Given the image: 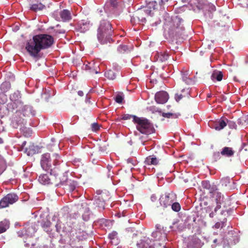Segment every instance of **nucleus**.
Wrapping results in <instances>:
<instances>
[{"instance_id":"1","label":"nucleus","mask_w":248,"mask_h":248,"mask_svg":"<svg viewBox=\"0 0 248 248\" xmlns=\"http://www.w3.org/2000/svg\"><path fill=\"white\" fill-rule=\"evenodd\" d=\"M54 43L53 37L46 34H40L33 36L32 39L28 41L26 49L30 55L36 57L42 49H47Z\"/></svg>"},{"instance_id":"2","label":"nucleus","mask_w":248,"mask_h":248,"mask_svg":"<svg viewBox=\"0 0 248 248\" xmlns=\"http://www.w3.org/2000/svg\"><path fill=\"white\" fill-rule=\"evenodd\" d=\"M112 34L111 25L109 22L105 20L101 21L98 29L97 38L98 41L102 44L110 42L112 40L111 38Z\"/></svg>"},{"instance_id":"3","label":"nucleus","mask_w":248,"mask_h":248,"mask_svg":"<svg viewBox=\"0 0 248 248\" xmlns=\"http://www.w3.org/2000/svg\"><path fill=\"white\" fill-rule=\"evenodd\" d=\"M182 20L177 16L170 22L168 26V34L171 38L177 39L184 33V27L182 24Z\"/></svg>"},{"instance_id":"4","label":"nucleus","mask_w":248,"mask_h":248,"mask_svg":"<svg viewBox=\"0 0 248 248\" xmlns=\"http://www.w3.org/2000/svg\"><path fill=\"white\" fill-rule=\"evenodd\" d=\"M60 156L59 155L55 154L53 155L52 157H50V154L45 153L42 155L40 164L42 169L46 171H52L53 170V166H57L60 164Z\"/></svg>"},{"instance_id":"5","label":"nucleus","mask_w":248,"mask_h":248,"mask_svg":"<svg viewBox=\"0 0 248 248\" xmlns=\"http://www.w3.org/2000/svg\"><path fill=\"white\" fill-rule=\"evenodd\" d=\"M134 123L137 129L141 134L150 135L155 131L153 124L145 118L134 117Z\"/></svg>"},{"instance_id":"6","label":"nucleus","mask_w":248,"mask_h":248,"mask_svg":"<svg viewBox=\"0 0 248 248\" xmlns=\"http://www.w3.org/2000/svg\"><path fill=\"white\" fill-rule=\"evenodd\" d=\"M76 218L71 215H66L63 217V222L65 223V227L62 228L60 225H62L61 219H59L55 225L56 230L58 232H71L73 229V226L76 223Z\"/></svg>"},{"instance_id":"7","label":"nucleus","mask_w":248,"mask_h":248,"mask_svg":"<svg viewBox=\"0 0 248 248\" xmlns=\"http://www.w3.org/2000/svg\"><path fill=\"white\" fill-rule=\"evenodd\" d=\"M49 175L47 174H43L40 175L38 178V181L43 185H53L55 186H58L62 185V183L60 180V178H57L54 175H52L51 172Z\"/></svg>"},{"instance_id":"8","label":"nucleus","mask_w":248,"mask_h":248,"mask_svg":"<svg viewBox=\"0 0 248 248\" xmlns=\"http://www.w3.org/2000/svg\"><path fill=\"white\" fill-rule=\"evenodd\" d=\"M18 199V196L14 193L7 194L0 201V209L9 206L10 204L16 202Z\"/></svg>"},{"instance_id":"9","label":"nucleus","mask_w":248,"mask_h":248,"mask_svg":"<svg viewBox=\"0 0 248 248\" xmlns=\"http://www.w3.org/2000/svg\"><path fill=\"white\" fill-rule=\"evenodd\" d=\"M176 200V195L173 192L165 193L160 199V203L164 207L170 206Z\"/></svg>"},{"instance_id":"10","label":"nucleus","mask_w":248,"mask_h":248,"mask_svg":"<svg viewBox=\"0 0 248 248\" xmlns=\"http://www.w3.org/2000/svg\"><path fill=\"white\" fill-rule=\"evenodd\" d=\"M225 118L221 117L215 121H210L209 122V125L215 130L220 131L226 126Z\"/></svg>"},{"instance_id":"11","label":"nucleus","mask_w":248,"mask_h":248,"mask_svg":"<svg viewBox=\"0 0 248 248\" xmlns=\"http://www.w3.org/2000/svg\"><path fill=\"white\" fill-rule=\"evenodd\" d=\"M202 187L204 193L212 195L217 189V186L214 184L211 185L208 181H203L202 182Z\"/></svg>"},{"instance_id":"12","label":"nucleus","mask_w":248,"mask_h":248,"mask_svg":"<svg viewBox=\"0 0 248 248\" xmlns=\"http://www.w3.org/2000/svg\"><path fill=\"white\" fill-rule=\"evenodd\" d=\"M138 248H155L154 241L150 238L143 237L137 244Z\"/></svg>"},{"instance_id":"13","label":"nucleus","mask_w":248,"mask_h":248,"mask_svg":"<svg viewBox=\"0 0 248 248\" xmlns=\"http://www.w3.org/2000/svg\"><path fill=\"white\" fill-rule=\"evenodd\" d=\"M152 237L154 238V241H160L165 242L167 240V234L164 230H159L153 232L152 233Z\"/></svg>"},{"instance_id":"14","label":"nucleus","mask_w":248,"mask_h":248,"mask_svg":"<svg viewBox=\"0 0 248 248\" xmlns=\"http://www.w3.org/2000/svg\"><path fill=\"white\" fill-rule=\"evenodd\" d=\"M202 244L201 240L196 235H193L189 238L187 248H200Z\"/></svg>"},{"instance_id":"15","label":"nucleus","mask_w":248,"mask_h":248,"mask_svg":"<svg viewBox=\"0 0 248 248\" xmlns=\"http://www.w3.org/2000/svg\"><path fill=\"white\" fill-rule=\"evenodd\" d=\"M169 99V95L166 92L160 91L157 92L155 95V100L157 103H165Z\"/></svg>"},{"instance_id":"16","label":"nucleus","mask_w":248,"mask_h":248,"mask_svg":"<svg viewBox=\"0 0 248 248\" xmlns=\"http://www.w3.org/2000/svg\"><path fill=\"white\" fill-rule=\"evenodd\" d=\"M210 197L214 198L216 201L217 205L214 209V211L216 212L218 209L221 208L220 204L223 201V196L222 195L221 193L218 191V189H217L212 195L210 196Z\"/></svg>"},{"instance_id":"17","label":"nucleus","mask_w":248,"mask_h":248,"mask_svg":"<svg viewBox=\"0 0 248 248\" xmlns=\"http://www.w3.org/2000/svg\"><path fill=\"white\" fill-rule=\"evenodd\" d=\"M152 15V11L149 9H143L138 12L136 17L142 23L146 22V16Z\"/></svg>"},{"instance_id":"18","label":"nucleus","mask_w":248,"mask_h":248,"mask_svg":"<svg viewBox=\"0 0 248 248\" xmlns=\"http://www.w3.org/2000/svg\"><path fill=\"white\" fill-rule=\"evenodd\" d=\"M59 15L62 22H69L72 19L71 13L67 9H64L61 11Z\"/></svg>"},{"instance_id":"19","label":"nucleus","mask_w":248,"mask_h":248,"mask_svg":"<svg viewBox=\"0 0 248 248\" xmlns=\"http://www.w3.org/2000/svg\"><path fill=\"white\" fill-rule=\"evenodd\" d=\"M20 112L23 113L24 116H34L35 115V111L33 109L32 107L30 106L23 105Z\"/></svg>"},{"instance_id":"20","label":"nucleus","mask_w":248,"mask_h":248,"mask_svg":"<svg viewBox=\"0 0 248 248\" xmlns=\"http://www.w3.org/2000/svg\"><path fill=\"white\" fill-rule=\"evenodd\" d=\"M78 27L81 32H85L89 30L90 27V21L88 20H81L78 23Z\"/></svg>"},{"instance_id":"21","label":"nucleus","mask_w":248,"mask_h":248,"mask_svg":"<svg viewBox=\"0 0 248 248\" xmlns=\"http://www.w3.org/2000/svg\"><path fill=\"white\" fill-rule=\"evenodd\" d=\"M159 160L155 155H150L147 157L144 161V163L146 165H156L158 164Z\"/></svg>"},{"instance_id":"22","label":"nucleus","mask_w":248,"mask_h":248,"mask_svg":"<svg viewBox=\"0 0 248 248\" xmlns=\"http://www.w3.org/2000/svg\"><path fill=\"white\" fill-rule=\"evenodd\" d=\"M220 154L223 156L229 157L232 156L234 154V151L233 150L232 148L229 147H225L222 149Z\"/></svg>"},{"instance_id":"23","label":"nucleus","mask_w":248,"mask_h":248,"mask_svg":"<svg viewBox=\"0 0 248 248\" xmlns=\"http://www.w3.org/2000/svg\"><path fill=\"white\" fill-rule=\"evenodd\" d=\"M23 103L22 102H21V105H18V103H16V102H11L9 104V107L10 108L11 107V109L12 111L15 110L16 112H20L21 109L22 108Z\"/></svg>"},{"instance_id":"24","label":"nucleus","mask_w":248,"mask_h":248,"mask_svg":"<svg viewBox=\"0 0 248 248\" xmlns=\"http://www.w3.org/2000/svg\"><path fill=\"white\" fill-rule=\"evenodd\" d=\"M46 8L45 5L41 3H38L31 5L30 9L33 12H37L42 11Z\"/></svg>"},{"instance_id":"25","label":"nucleus","mask_w":248,"mask_h":248,"mask_svg":"<svg viewBox=\"0 0 248 248\" xmlns=\"http://www.w3.org/2000/svg\"><path fill=\"white\" fill-rule=\"evenodd\" d=\"M10 98L11 102H16V103H18V105H21V102H22L20 100L21 96L18 92H15L12 94Z\"/></svg>"},{"instance_id":"26","label":"nucleus","mask_w":248,"mask_h":248,"mask_svg":"<svg viewBox=\"0 0 248 248\" xmlns=\"http://www.w3.org/2000/svg\"><path fill=\"white\" fill-rule=\"evenodd\" d=\"M9 227V222L5 219L0 222V233L5 232Z\"/></svg>"},{"instance_id":"27","label":"nucleus","mask_w":248,"mask_h":248,"mask_svg":"<svg viewBox=\"0 0 248 248\" xmlns=\"http://www.w3.org/2000/svg\"><path fill=\"white\" fill-rule=\"evenodd\" d=\"M98 68V65L95 62H88L85 65L84 69L88 71L90 73H93V69Z\"/></svg>"},{"instance_id":"28","label":"nucleus","mask_w":248,"mask_h":248,"mask_svg":"<svg viewBox=\"0 0 248 248\" xmlns=\"http://www.w3.org/2000/svg\"><path fill=\"white\" fill-rule=\"evenodd\" d=\"M223 74L221 71H215L211 75V78L213 80L216 79L217 81H220L222 80Z\"/></svg>"},{"instance_id":"29","label":"nucleus","mask_w":248,"mask_h":248,"mask_svg":"<svg viewBox=\"0 0 248 248\" xmlns=\"http://www.w3.org/2000/svg\"><path fill=\"white\" fill-rule=\"evenodd\" d=\"M11 88V84L9 82L5 81L3 82L0 85V88L1 91V93H5L9 90Z\"/></svg>"},{"instance_id":"30","label":"nucleus","mask_w":248,"mask_h":248,"mask_svg":"<svg viewBox=\"0 0 248 248\" xmlns=\"http://www.w3.org/2000/svg\"><path fill=\"white\" fill-rule=\"evenodd\" d=\"M105 77L108 78L113 80L116 78V74L112 70H108L105 73Z\"/></svg>"},{"instance_id":"31","label":"nucleus","mask_w":248,"mask_h":248,"mask_svg":"<svg viewBox=\"0 0 248 248\" xmlns=\"http://www.w3.org/2000/svg\"><path fill=\"white\" fill-rule=\"evenodd\" d=\"M51 225V222L48 220H44L41 222V226L44 229L45 231L47 232L48 231L49 228Z\"/></svg>"},{"instance_id":"32","label":"nucleus","mask_w":248,"mask_h":248,"mask_svg":"<svg viewBox=\"0 0 248 248\" xmlns=\"http://www.w3.org/2000/svg\"><path fill=\"white\" fill-rule=\"evenodd\" d=\"M169 57V54L166 52H161L158 53L159 60L162 62L167 61Z\"/></svg>"},{"instance_id":"33","label":"nucleus","mask_w":248,"mask_h":248,"mask_svg":"<svg viewBox=\"0 0 248 248\" xmlns=\"http://www.w3.org/2000/svg\"><path fill=\"white\" fill-rule=\"evenodd\" d=\"M188 72L187 71L182 73V78L186 84H189L192 82L191 79L188 77Z\"/></svg>"},{"instance_id":"34","label":"nucleus","mask_w":248,"mask_h":248,"mask_svg":"<svg viewBox=\"0 0 248 248\" xmlns=\"http://www.w3.org/2000/svg\"><path fill=\"white\" fill-rule=\"evenodd\" d=\"M157 6V3L155 1H149V3L147 4L146 7H145L144 9H149L151 10L152 11V9L153 10H155L156 9V7ZM152 15L153 13L152 12Z\"/></svg>"},{"instance_id":"35","label":"nucleus","mask_w":248,"mask_h":248,"mask_svg":"<svg viewBox=\"0 0 248 248\" xmlns=\"http://www.w3.org/2000/svg\"><path fill=\"white\" fill-rule=\"evenodd\" d=\"M180 115L179 114H176V113H165L163 112L162 114V116L163 117L167 118H176Z\"/></svg>"},{"instance_id":"36","label":"nucleus","mask_w":248,"mask_h":248,"mask_svg":"<svg viewBox=\"0 0 248 248\" xmlns=\"http://www.w3.org/2000/svg\"><path fill=\"white\" fill-rule=\"evenodd\" d=\"M118 51L121 53H124L129 51V48L126 45H121L118 47Z\"/></svg>"},{"instance_id":"37","label":"nucleus","mask_w":248,"mask_h":248,"mask_svg":"<svg viewBox=\"0 0 248 248\" xmlns=\"http://www.w3.org/2000/svg\"><path fill=\"white\" fill-rule=\"evenodd\" d=\"M170 205H171V209L175 212H178L181 209V206L178 202H174Z\"/></svg>"},{"instance_id":"38","label":"nucleus","mask_w":248,"mask_h":248,"mask_svg":"<svg viewBox=\"0 0 248 248\" xmlns=\"http://www.w3.org/2000/svg\"><path fill=\"white\" fill-rule=\"evenodd\" d=\"M225 121L226 126L228 124L230 128L233 129L236 128V124L234 122L228 120L226 118H225Z\"/></svg>"},{"instance_id":"39","label":"nucleus","mask_w":248,"mask_h":248,"mask_svg":"<svg viewBox=\"0 0 248 248\" xmlns=\"http://www.w3.org/2000/svg\"><path fill=\"white\" fill-rule=\"evenodd\" d=\"M37 148L34 145L30 146L29 149H26V152H28V155H33L36 153L35 149Z\"/></svg>"},{"instance_id":"40","label":"nucleus","mask_w":248,"mask_h":248,"mask_svg":"<svg viewBox=\"0 0 248 248\" xmlns=\"http://www.w3.org/2000/svg\"><path fill=\"white\" fill-rule=\"evenodd\" d=\"M7 100V96L4 93H0V103L4 104Z\"/></svg>"},{"instance_id":"41","label":"nucleus","mask_w":248,"mask_h":248,"mask_svg":"<svg viewBox=\"0 0 248 248\" xmlns=\"http://www.w3.org/2000/svg\"><path fill=\"white\" fill-rule=\"evenodd\" d=\"M107 4L113 8H115L118 5V2L116 0H108Z\"/></svg>"},{"instance_id":"42","label":"nucleus","mask_w":248,"mask_h":248,"mask_svg":"<svg viewBox=\"0 0 248 248\" xmlns=\"http://www.w3.org/2000/svg\"><path fill=\"white\" fill-rule=\"evenodd\" d=\"M134 117H137V116L135 115H132L126 114H124L123 115V116L122 117V119L124 120H129V119H131V118H132L133 122L134 123Z\"/></svg>"},{"instance_id":"43","label":"nucleus","mask_w":248,"mask_h":248,"mask_svg":"<svg viewBox=\"0 0 248 248\" xmlns=\"http://www.w3.org/2000/svg\"><path fill=\"white\" fill-rule=\"evenodd\" d=\"M226 221V219L225 218L224 219L223 221H222L221 223L220 222H217L215 225H214V227L216 228V229H218L220 227L221 228H222L224 226V223Z\"/></svg>"},{"instance_id":"44","label":"nucleus","mask_w":248,"mask_h":248,"mask_svg":"<svg viewBox=\"0 0 248 248\" xmlns=\"http://www.w3.org/2000/svg\"><path fill=\"white\" fill-rule=\"evenodd\" d=\"M123 99H124L123 96L121 94H117L115 98V101L117 103H119V104L122 103Z\"/></svg>"},{"instance_id":"45","label":"nucleus","mask_w":248,"mask_h":248,"mask_svg":"<svg viewBox=\"0 0 248 248\" xmlns=\"http://www.w3.org/2000/svg\"><path fill=\"white\" fill-rule=\"evenodd\" d=\"M92 130L93 131H97L99 129V126L97 123H93L92 124Z\"/></svg>"},{"instance_id":"46","label":"nucleus","mask_w":248,"mask_h":248,"mask_svg":"<svg viewBox=\"0 0 248 248\" xmlns=\"http://www.w3.org/2000/svg\"><path fill=\"white\" fill-rule=\"evenodd\" d=\"M117 234L118 233L116 232L113 231L108 234V237L110 239H114L117 237Z\"/></svg>"},{"instance_id":"47","label":"nucleus","mask_w":248,"mask_h":248,"mask_svg":"<svg viewBox=\"0 0 248 248\" xmlns=\"http://www.w3.org/2000/svg\"><path fill=\"white\" fill-rule=\"evenodd\" d=\"M25 129L26 131V132H24L25 136H26V137L30 136L31 134V130L29 128H25Z\"/></svg>"},{"instance_id":"48","label":"nucleus","mask_w":248,"mask_h":248,"mask_svg":"<svg viewBox=\"0 0 248 248\" xmlns=\"http://www.w3.org/2000/svg\"><path fill=\"white\" fill-rule=\"evenodd\" d=\"M183 97V96L181 94L177 93L175 94V100L177 102L179 101Z\"/></svg>"},{"instance_id":"49","label":"nucleus","mask_w":248,"mask_h":248,"mask_svg":"<svg viewBox=\"0 0 248 248\" xmlns=\"http://www.w3.org/2000/svg\"><path fill=\"white\" fill-rule=\"evenodd\" d=\"M1 168L0 169V173L3 171L5 167V162L3 160L1 161Z\"/></svg>"},{"instance_id":"50","label":"nucleus","mask_w":248,"mask_h":248,"mask_svg":"<svg viewBox=\"0 0 248 248\" xmlns=\"http://www.w3.org/2000/svg\"><path fill=\"white\" fill-rule=\"evenodd\" d=\"M75 189V186L74 185V183H70V184L69 185L70 190L73 191Z\"/></svg>"},{"instance_id":"51","label":"nucleus","mask_w":248,"mask_h":248,"mask_svg":"<svg viewBox=\"0 0 248 248\" xmlns=\"http://www.w3.org/2000/svg\"><path fill=\"white\" fill-rule=\"evenodd\" d=\"M209 8L211 11H215L216 10V7L213 4H210Z\"/></svg>"},{"instance_id":"52","label":"nucleus","mask_w":248,"mask_h":248,"mask_svg":"<svg viewBox=\"0 0 248 248\" xmlns=\"http://www.w3.org/2000/svg\"><path fill=\"white\" fill-rule=\"evenodd\" d=\"M226 24H227L226 22L223 23L222 21H220V22L218 23V25L219 26L225 27L226 26Z\"/></svg>"},{"instance_id":"53","label":"nucleus","mask_w":248,"mask_h":248,"mask_svg":"<svg viewBox=\"0 0 248 248\" xmlns=\"http://www.w3.org/2000/svg\"><path fill=\"white\" fill-rule=\"evenodd\" d=\"M106 148L105 147H100L99 149V151L101 152H104L106 151Z\"/></svg>"},{"instance_id":"54","label":"nucleus","mask_w":248,"mask_h":248,"mask_svg":"<svg viewBox=\"0 0 248 248\" xmlns=\"http://www.w3.org/2000/svg\"><path fill=\"white\" fill-rule=\"evenodd\" d=\"M155 227L156 229V231L163 230V229H161V226L159 224L156 225Z\"/></svg>"},{"instance_id":"55","label":"nucleus","mask_w":248,"mask_h":248,"mask_svg":"<svg viewBox=\"0 0 248 248\" xmlns=\"http://www.w3.org/2000/svg\"><path fill=\"white\" fill-rule=\"evenodd\" d=\"M98 69H99V67L98 68H94L93 69V73H95V74L99 73V71L98 70Z\"/></svg>"},{"instance_id":"56","label":"nucleus","mask_w":248,"mask_h":248,"mask_svg":"<svg viewBox=\"0 0 248 248\" xmlns=\"http://www.w3.org/2000/svg\"><path fill=\"white\" fill-rule=\"evenodd\" d=\"M61 220V222H62V225H60V226L62 228H64V227H65V225L64 222H63V217Z\"/></svg>"},{"instance_id":"57","label":"nucleus","mask_w":248,"mask_h":248,"mask_svg":"<svg viewBox=\"0 0 248 248\" xmlns=\"http://www.w3.org/2000/svg\"><path fill=\"white\" fill-rule=\"evenodd\" d=\"M78 94L80 96H82L83 95V94H84L83 92L82 91H79L78 92Z\"/></svg>"},{"instance_id":"58","label":"nucleus","mask_w":248,"mask_h":248,"mask_svg":"<svg viewBox=\"0 0 248 248\" xmlns=\"http://www.w3.org/2000/svg\"><path fill=\"white\" fill-rule=\"evenodd\" d=\"M151 198L152 201H154V200H156V197L154 195H152Z\"/></svg>"},{"instance_id":"59","label":"nucleus","mask_w":248,"mask_h":248,"mask_svg":"<svg viewBox=\"0 0 248 248\" xmlns=\"http://www.w3.org/2000/svg\"><path fill=\"white\" fill-rule=\"evenodd\" d=\"M214 216V213L212 212L209 214V216L210 217H213Z\"/></svg>"},{"instance_id":"60","label":"nucleus","mask_w":248,"mask_h":248,"mask_svg":"<svg viewBox=\"0 0 248 248\" xmlns=\"http://www.w3.org/2000/svg\"><path fill=\"white\" fill-rule=\"evenodd\" d=\"M169 0H160L161 2L162 3H164L165 2H167Z\"/></svg>"},{"instance_id":"61","label":"nucleus","mask_w":248,"mask_h":248,"mask_svg":"<svg viewBox=\"0 0 248 248\" xmlns=\"http://www.w3.org/2000/svg\"><path fill=\"white\" fill-rule=\"evenodd\" d=\"M3 142V140L2 138H0V144H2Z\"/></svg>"},{"instance_id":"62","label":"nucleus","mask_w":248,"mask_h":248,"mask_svg":"<svg viewBox=\"0 0 248 248\" xmlns=\"http://www.w3.org/2000/svg\"><path fill=\"white\" fill-rule=\"evenodd\" d=\"M217 239H215L213 241H214V243H216L217 242Z\"/></svg>"},{"instance_id":"63","label":"nucleus","mask_w":248,"mask_h":248,"mask_svg":"<svg viewBox=\"0 0 248 248\" xmlns=\"http://www.w3.org/2000/svg\"><path fill=\"white\" fill-rule=\"evenodd\" d=\"M207 209H210V207L209 206L207 207Z\"/></svg>"}]
</instances>
